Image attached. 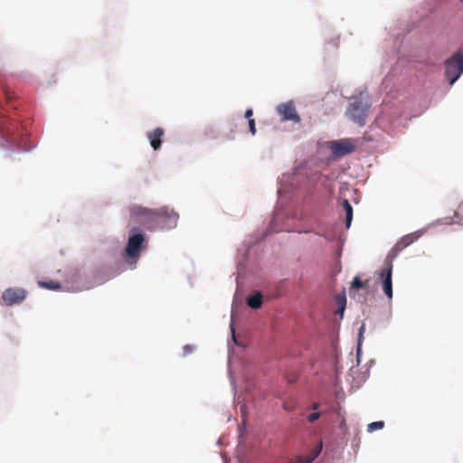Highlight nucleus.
Wrapping results in <instances>:
<instances>
[{
    "label": "nucleus",
    "instance_id": "f257e3e1",
    "mask_svg": "<svg viewBox=\"0 0 463 463\" xmlns=\"http://www.w3.org/2000/svg\"><path fill=\"white\" fill-rule=\"evenodd\" d=\"M421 236V232H415L409 233L402 237L391 249L385 260L384 267L380 272V278L383 282V290L388 298H392V261L399 255V253L405 248L412 244Z\"/></svg>",
    "mask_w": 463,
    "mask_h": 463
},
{
    "label": "nucleus",
    "instance_id": "f03ea898",
    "mask_svg": "<svg viewBox=\"0 0 463 463\" xmlns=\"http://www.w3.org/2000/svg\"><path fill=\"white\" fill-rule=\"evenodd\" d=\"M130 218L133 222L139 223L148 230H153L164 224L166 219L176 223L177 215L169 213L165 208L149 209L140 205H133L129 209Z\"/></svg>",
    "mask_w": 463,
    "mask_h": 463
},
{
    "label": "nucleus",
    "instance_id": "7ed1b4c3",
    "mask_svg": "<svg viewBox=\"0 0 463 463\" xmlns=\"http://www.w3.org/2000/svg\"><path fill=\"white\" fill-rule=\"evenodd\" d=\"M463 72V54L459 52L445 61V73L449 84L452 85Z\"/></svg>",
    "mask_w": 463,
    "mask_h": 463
},
{
    "label": "nucleus",
    "instance_id": "20e7f679",
    "mask_svg": "<svg viewBox=\"0 0 463 463\" xmlns=\"http://www.w3.org/2000/svg\"><path fill=\"white\" fill-rule=\"evenodd\" d=\"M369 104L361 99H354L348 109L350 118L359 126H364L369 112Z\"/></svg>",
    "mask_w": 463,
    "mask_h": 463
},
{
    "label": "nucleus",
    "instance_id": "39448f33",
    "mask_svg": "<svg viewBox=\"0 0 463 463\" xmlns=\"http://www.w3.org/2000/svg\"><path fill=\"white\" fill-rule=\"evenodd\" d=\"M144 241L145 236L142 232H137L129 236L125 250L126 256L128 259L129 263L135 264L138 260Z\"/></svg>",
    "mask_w": 463,
    "mask_h": 463
},
{
    "label": "nucleus",
    "instance_id": "423d86ee",
    "mask_svg": "<svg viewBox=\"0 0 463 463\" xmlns=\"http://www.w3.org/2000/svg\"><path fill=\"white\" fill-rule=\"evenodd\" d=\"M28 292L25 288L20 287H11L4 290L2 299L8 306L19 305L27 298Z\"/></svg>",
    "mask_w": 463,
    "mask_h": 463
},
{
    "label": "nucleus",
    "instance_id": "0eeeda50",
    "mask_svg": "<svg viewBox=\"0 0 463 463\" xmlns=\"http://www.w3.org/2000/svg\"><path fill=\"white\" fill-rule=\"evenodd\" d=\"M329 148L334 156L341 157L353 153L355 146L351 139L343 138L329 142Z\"/></svg>",
    "mask_w": 463,
    "mask_h": 463
},
{
    "label": "nucleus",
    "instance_id": "6e6552de",
    "mask_svg": "<svg viewBox=\"0 0 463 463\" xmlns=\"http://www.w3.org/2000/svg\"><path fill=\"white\" fill-rule=\"evenodd\" d=\"M277 112L281 117L283 121H292L294 123L300 122V117L296 110V107L293 101H288L281 103L277 107Z\"/></svg>",
    "mask_w": 463,
    "mask_h": 463
},
{
    "label": "nucleus",
    "instance_id": "1a4fd4ad",
    "mask_svg": "<svg viewBox=\"0 0 463 463\" xmlns=\"http://www.w3.org/2000/svg\"><path fill=\"white\" fill-rule=\"evenodd\" d=\"M164 134L165 131L162 128H156L153 131L147 133L146 137L154 150H157L160 148L162 144L161 138L164 136Z\"/></svg>",
    "mask_w": 463,
    "mask_h": 463
},
{
    "label": "nucleus",
    "instance_id": "9d476101",
    "mask_svg": "<svg viewBox=\"0 0 463 463\" xmlns=\"http://www.w3.org/2000/svg\"><path fill=\"white\" fill-rule=\"evenodd\" d=\"M14 127L11 123H9V126L4 127L1 132V135L9 145H14L16 143V137H14Z\"/></svg>",
    "mask_w": 463,
    "mask_h": 463
},
{
    "label": "nucleus",
    "instance_id": "9b49d317",
    "mask_svg": "<svg viewBox=\"0 0 463 463\" xmlns=\"http://www.w3.org/2000/svg\"><path fill=\"white\" fill-rule=\"evenodd\" d=\"M262 299L263 298L261 293L257 292L256 294L247 298V304L250 307L258 309L262 306Z\"/></svg>",
    "mask_w": 463,
    "mask_h": 463
},
{
    "label": "nucleus",
    "instance_id": "f8f14e48",
    "mask_svg": "<svg viewBox=\"0 0 463 463\" xmlns=\"http://www.w3.org/2000/svg\"><path fill=\"white\" fill-rule=\"evenodd\" d=\"M343 208L345 211V226L349 228L353 220V208L348 200H344Z\"/></svg>",
    "mask_w": 463,
    "mask_h": 463
},
{
    "label": "nucleus",
    "instance_id": "ddd939ff",
    "mask_svg": "<svg viewBox=\"0 0 463 463\" xmlns=\"http://www.w3.org/2000/svg\"><path fill=\"white\" fill-rule=\"evenodd\" d=\"M454 219L455 220L452 222V223L463 225V202L458 206V209L454 214Z\"/></svg>",
    "mask_w": 463,
    "mask_h": 463
},
{
    "label": "nucleus",
    "instance_id": "4468645a",
    "mask_svg": "<svg viewBox=\"0 0 463 463\" xmlns=\"http://www.w3.org/2000/svg\"><path fill=\"white\" fill-rule=\"evenodd\" d=\"M366 286V282L361 280L359 276H355L351 283V288L361 289Z\"/></svg>",
    "mask_w": 463,
    "mask_h": 463
},
{
    "label": "nucleus",
    "instance_id": "2eb2a0df",
    "mask_svg": "<svg viewBox=\"0 0 463 463\" xmlns=\"http://www.w3.org/2000/svg\"><path fill=\"white\" fill-rule=\"evenodd\" d=\"M383 427H384L383 421H374V422L368 424L367 430L369 432H373V431H375L378 430H382Z\"/></svg>",
    "mask_w": 463,
    "mask_h": 463
},
{
    "label": "nucleus",
    "instance_id": "dca6fc26",
    "mask_svg": "<svg viewBox=\"0 0 463 463\" xmlns=\"http://www.w3.org/2000/svg\"><path fill=\"white\" fill-rule=\"evenodd\" d=\"M40 285L48 289H59L61 288L58 282L50 281V282H40Z\"/></svg>",
    "mask_w": 463,
    "mask_h": 463
},
{
    "label": "nucleus",
    "instance_id": "f3484780",
    "mask_svg": "<svg viewBox=\"0 0 463 463\" xmlns=\"http://www.w3.org/2000/svg\"><path fill=\"white\" fill-rule=\"evenodd\" d=\"M314 461V457H297L295 458L291 463H311Z\"/></svg>",
    "mask_w": 463,
    "mask_h": 463
},
{
    "label": "nucleus",
    "instance_id": "a211bd4d",
    "mask_svg": "<svg viewBox=\"0 0 463 463\" xmlns=\"http://www.w3.org/2000/svg\"><path fill=\"white\" fill-rule=\"evenodd\" d=\"M195 348L196 347L194 345H185L183 347V355L186 356V355L192 354L195 350Z\"/></svg>",
    "mask_w": 463,
    "mask_h": 463
},
{
    "label": "nucleus",
    "instance_id": "6ab92c4d",
    "mask_svg": "<svg viewBox=\"0 0 463 463\" xmlns=\"http://www.w3.org/2000/svg\"><path fill=\"white\" fill-rule=\"evenodd\" d=\"M320 415V412H313L307 416V420L309 422H314L315 420L319 419Z\"/></svg>",
    "mask_w": 463,
    "mask_h": 463
},
{
    "label": "nucleus",
    "instance_id": "aec40b11",
    "mask_svg": "<svg viewBox=\"0 0 463 463\" xmlns=\"http://www.w3.org/2000/svg\"><path fill=\"white\" fill-rule=\"evenodd\" d=\"M248 121H249V128H250V133L252 135H255L256 134L255 120L254 119H250Z\"/></svg>",
    "mask_w": 463,
    "mask_h": 463
},
{
    "label": "nucleus",
    "instance_id": "412c9836",
    "mask_svg": "<svg viewBox=\"0 0 463 463\" xmlns=\"http://www.w3.org/2000/svg\"><path fill=\"white\" fill-rule=\"evenodd\" d=\"M321 451V446L318 448V449H315L310 455H308L307 457H314V459L319 455Z\"/></svg>",
    "mask_w": 463,
    "mask_h": 463
},
{
    "label": "nucleus",
    "instance_id": "4be33fe9",
    "mask_svg": "<svg viewBox=\"0 0 463 463\" xmlns=\"http://www.w3.org/2000/svg\"><path fill=\"white\" fill-rule=\"evenodd\" d=\"M321 451V446L318 448V449H315L310 455H308L307 457H314V459L319 455Z\"/></svg>",
    "mask_w": 463,
    "mask_h": 463
},
{
    "label": "nucleus",
    "instance_id": "5701e85b",
    "mask_svg": "<svg viewBox=\"0 0 463 463\" xmlns=\"http://www.w3.org/2000/svg\"><path fill=\"white\" fill-rule=\"evenodd\" d=\"M253 115V111L251 109H249L245 111V118L250 120V119H253L251 117Z\"/></svg>",
    "mask_w": 463,
    "mask_h": 463
},
{
    "label": "nucleus",
    "instance_id": "b1692460",
    "mask_svg": "<svg viewBox=\"0 0 463 463\" xmlns=\"http://www.w3.org/2000/svg\"><path fill=\"white\" fill-rule=\"evenodd\" d=\"M364 330V325H362V326L360 327V330H359V339H358V344L359 345H360L361 338L363 337Z\"/></svg>",
    "mask_w": 463,
    "mask_h": 463
},
{
    "label": "nucleus",
    "instance_id": "393cba45",
    "mask_svg": "<svg viewBox=\"0 0 463 463\" xmlns=\"http://www.w3.org/2000/svg\"><path fill=\"white\" fill-rule=\"evenodd\" d=\"M318 407H319V404H318V403H317V402H315V403H313V404H312V409H313V410H317V409H318Z\"/></svg>",
    "mask_w": 463,
    "mask_h": 463
}]
</instances>
